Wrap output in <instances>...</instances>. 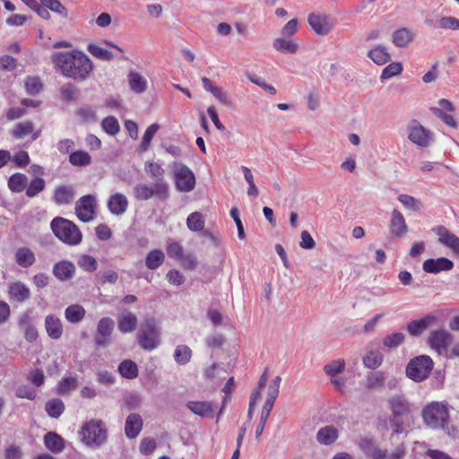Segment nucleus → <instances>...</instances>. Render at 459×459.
<instances>
[{"instance_id":"1","label":"nucleus","mask_w":459,"mask_h":459,"mask_svg":"<svg viewBox=\"0 0 459 459\" xmlns=\"http://www.w3.org/2000/svg\"><path fill=\"white\" fill-rule=\"evenodd\" d=\"M51 61L65 77L76 82L86 80L93 70L91 60L82 51L55 52Z\"/></svg>"},{"instance_id":"2","label":"nucleus","mask_w":459,"mask_h":459,"mask_svg":"<svg viewBox=\"0 0 459 459\" xmlns=\"http://www.w3.org/2000/svg\"><path fill=\"white\" fill-rule=\"evenodd\" d=\"M424 423L433 429H442L448 432L450 415L446 404L440 402H431L421 412Z\"/></svg>"},{"instance_id":"3","label":"nucleus","mask_w":459,"mask_h":459,"mask_svg":"<svg viewBox=\"0 0 459 459\" xmlns=\"http://www.w3.org/2000/svg\"><path fill=\"white\" fill-rule=\"evenodd\" d=\"M54 235L63 243L76 246L82 242V235L76 224L63 217H56L50 223Z\"/></svg>"},{"instance_id":"4","label":"nucleus","mask_w":459,"mask_h":459,"mask_svg":"<svg viewBox=\"0 0 459 459\" xmlns=\"http://www.w3.org/2000/svg\"><path fill=\"white\" fill-rule=\"evenodd\" d=\"M359 449L370 459H403L405 451L403 446H397L393 452L381 448L373 437H360L358 443Z\"/></svg>"},{"instance_id":"5","label":"nucleus","mask_w":459,"mask_h":459,"mask_svg":"<svg viewBox=\"0 0 459 459\" xmlns=\"http://www.w3.org/2000/svg\"><path fill=\"white\" fill-rule=\"evenodd\" d=\"M389 408L392 411L389 422L394 434L403 432V417H407L411 412V404L409 401L400 394H395L388 400Z\"/></svg>"},{"instance_id":"6","label":"nucleus","mask_w":459,"mask_h":459,"mask_svg":"<svg viewBox=\"0 0 459 459\" xmlns=\"http://www.w3.org/2000/svg\"><path fill=\"white\" fill-rule=\"evenodd\" d=\"M79 435L81 441L91 447H100L107 440V430L100 420H91L84 423Z\"/></svg>"},{"instance_id":"7","label":"nucleus","mask_w":459,"mask_h":459,"mask_svg":"<svg viewBox=\"0 0 459 459\" xmlns=\"http://www.w3.org/2000/svg\"><path fill=\"white\" fill-rule=\"evenodd\" d=\"M434 362L428 355H420L411 359L406 366V376L414 382H422L428 378L433 369Z\"/></svg>"},{"instance_id":"8","label":"nucleus","mask_w":459,"mask_h":459,"mask_svg":"<svg viewBox=\"0 0 459 459\" xmlns=\"http://www.w3.org/2000/svg\"><path fill=\"white\" fill-rule=\"evenodd\" d=\"M137 341L142 349L152 351L160 345V330L154 318L145 319L137 334Z\"/></svg>"},{"instance_id":"9","label":"nucleus","mask_w":459,"mask_h":459,"mask_svg":"<svg viewBox=\"0 0 459 459\" xmlns=\"http://www.w3.org/2000/svg\"><path fill=\"white\" fill-rule=\"evenodd\" d=\"M134 196L138 201H147L152 196L160 200H166L169 195V185L166 182H155L150 186L147 184H137L133 189Z\"/></svg>"},{"instance_id":"10","label":"nucleus","mask_w":459,"mask_h":459,"mask_svg":"<svg viewBox=\"0 0 459 459\" xmlns=\"http://www.w3.org/2000/svg\"><path fill=\"white\" fill-rule=\"evenodd\" d=\"M97 208L96 197L92 195L82 196L75 204V214L82 222L94 219Z\"/></svg>"},{"instance_id":"11","label":"nucleus","mask_w":459,"mask_h":459,"mask_svg":"<svg viewBox=\"0 0 459 459\" xmlns=\"http://www.w3.org/2000/svg\"><path fill=\"white\" fill-rule=\"evenodd\" d=\"M115 322L110 317H102L97 325L94 342L98 348H106L110 344V336L114 331Z\"/></svg>"},{"instance_id":"12","label":"nucleus","mask_w":459,"mask_h":459,"mask_svg":"<svg viewBox=\"0 0 459 459\" xmlns=\"http://www.w3.org/2000/svg\"><path fill=\"white\" fill-rule=\"evenodd\" d=\"M175 183L178 191L187 193L195 188V177L186 165L180 164L175 170Z\"/></svg>"},{"instance_id":"13","label":"nucleus","mask_w":459,"mask_h":459,"mask_svg":"<svg viewBox=\"0 0 459 459\" xmlns=\"http://www.w3.org/2000/svg\"><path fill=\"white\" fill-rule=\"evenodd\" d=\"M454 336L446 330L439 329L429 333L428 343L431 349L438 354L447 351L448 346L453 342Z\"/></svg>"},{"instance_id":"14","label":"nucleus","mask_w":459,"mask_h":459,"mask_svg":"<svg viewBox=\"0 0 459 459\" xmlns=\"http://www.w3.org/2000/svg\"><path fill=\"white\" fill-rule=\"evenodd\" d=\"M307 22L312 30L321 36L327 35L333 27V19L325 14L310 13L307 17Z\"/></svg>"},{"instance_id":"15","label":"nucleus","mask_w":459,"mask_h":459,"mask_svg":"<svg viewBox=\"0 0 459 459\" xmlns=\"http://www.w3.org/2000/svg\"><path fill=\"white\" fill-rule=\"evenodd\" d=\"M433 232L438 236V241L449 247L455 255L459 256V238L452 233L443 225H438L432 229Z\"/></svg>"},{"instance_id":"16","label":"nucleus","mask_w":459,"mask_h":459,"mask_svg":"<svg viewBox=\"0 0 459 459\" xmlns=\"http://www.w3.org/2000/svg\"><path fill=\"white\" fill-rule=\"evenodd\" d=\"M454 268V262L446 257L429 258L423 262L422 269L428 273H439Z\"/></svg>"},{"instance_id":"17","label":"nucleus","mask_w":459,"mask_h":459,"mask_svg":"<svg viewBox=\"0 0 459 459\" xmlns=\"http://www.w3.org/2000/svg\"><path fill=\"white\" fill-rule=\"evenodd\" d=\"M186 406L194 414L202 418H213L216 409L215 403L208 401H189Z\"/></svg>"},{"instance_id":"18","label":"nucleus","mask_w":459,"mask_h":459,"mask_svg":"<svg viewBox=\"0 0 459 459\" xmlns=\"http://www.w3.org/2000/svg\"><path fill=\"white\" fill-rule=\"evenodd\" d=\"M75 271L76 268L74 263L62 260L54 264L52 273L57 280L66 281L74 278Z\"/></svg>"},{"instance_id":"19","label":"nucleus","mask_w":459,"mask_h":459,"mask_svg":"<svg viewBox=\"0 0 459 459\" xmlns=\"http://www.w3.org/2000/svg\"><path fill=\"white\" fill-rule=\"evenodd\" d=\"M435 322L436 316L432 314H429L420 319L409 322L407 324V331L411 336L418 337L421 335Z\"/></svg>"},{"instance_id":"20","label":"nucleus","mask_w":459,"mask_h":459,"mask_svg":"<svg viewBox=\"0 0 459 459\" xmlns=\"http://www.w3.org/2000/svg\"><path fill=\"white\" fill-rule=\"evenodd\" d=\"M408 138L411 142L420 147H427L429 144L431 133L420 124L410 127Z\"/></svg>"},{"instance_id":"21","label":"nucleus","mask_w":459,"mask_h":459,"mask_svg":"<svg viewBox=\"0 0 459 459\" xmlns=\"http://www.w3.org/2000/svg\"><path fill=\"white\" fill-rule=\"evenodd\" d=\"M75 197V190L70 185H61L56 187L53 201L57 205L70 204Z\"/></svg>"},{"instance_id":"22","label":"nucleus","mask_w":459,"mask_h":459,"mask_svg":"<svg viewBox=\"0 0 459 459\" xmlns=\"http://www.w3.org/2000/svg\"><path fill=\"white\" fill-rule=\"evenodd\" d=\"M143 426V421L140 414L130 413L125 424V434L127 438L134 439L141 432Z\"/></svg>"},{"instance_id":"23","label":"nucleus","mask_w":459,"mask_h":459,"mask_svg":"<svg viewBox=\"0 0 459 459\" xmlns=\"http://www.w3.org/2000/svg\"><path fill=\"white\" fill-rule=\"evenodd\" d=\"M408 231V227L403 215L394 209L390 221V232L394 238H401Z\"/></svg>"},{"instance_id":"24","label":"nucleus","mask_w":459,"mask_h":459,"mask_svg":"<svg viewBox=\"0 0 459 459\" xmlns=\"http://www.w3.org/2000/svg\"><path fill=\"white\" fill-rule=\"evenodd\" d=\"M43 439L46 448L53 454H59L65 448V439L56 432L46 433Z\"/></svg>"},{"instance_id":"25","label":"nucleus","mask_w":459,"mask_h":459,"mask_svg":"<svg viewBox=\"0 0 459 459\" xmlns=\"http://www.w3.org/2000/svg\"><path fill=\"white\" fill-rule=\"evenodd\" d=\"M8 295L11 299L22 303L30 299V290L22 281H15L8 286Z\"/></svg>"},{"instance_id":"26","label":"nucleus","mask_w":459,"mask_h":459,"mask_svg":"<svg viewBox=\"0 0 459 459\" xmlns=\"http://www.w3.org/2000/svg\"><path fill=\"white\" fill-rule=\"evenodd\" d=\"M128 206V201L126 195L120 193L112 195L108 202V210L112 214L120 215L123 214Z\"/></svg>"},{"instance_id":"27","label":"nucleus","mask_w":459,"mask_h":459,"mask_svg":"<svg viewBox=\"0 0 459 459\" xmlns=\"http://www.w3.org/2000/svg\"><path fill=\"white\" fill-rule=\"evenodd\" d=\"M15 262L22 268H29L34 264L36 256L33 251L27 247H19L14 254Z\"/></svg>"},{"instance_id":"28","label":"nucleus","mask_w":459,"mask_h":459,"mask_svg":"<svg viewBox=\"0 0 459 459\" xmlns=\"http://www.w3.org/2000/svg\"><path fill=\"white\" fill-rule=\"evenodd\" d=\"M45 327L48 336L54 340H58L63 334V325L61 320L54 316L48 315L45 319Z\"/></svg>"},{"instance_id":"29","label":"nucleus","mask_w":459,"mask_h":459,"mask_svg":"<svg viewBox=\"0 0 459 459\" xmlns=\"http://www.w3.org/2000/svg\"><path fill=\"white\" fill-rule=\"evenodd\" d=\"M137 317L132 312H127L119 316L117 321V328L122 333L134 332L137 327Z\"/></svg>"},{"instance_id":"30","label":"nucleus","mask_w":459,"mask_h":459,"mask_svg":"<svg viewBox=\"0 0 459 459\" xmlns=\"http://www.w3.org/2000/svg\"><path fill=\"white\" fill-rule=\"evenodd\" d=\"M338 438V431L332 425L321 428L316 433V440L321 445L329 446L333 444Z\"/></svg>"},{"instance_id":"31","label":"nucleus","mask_w":459,"mask_h":459,"mask_svg":"<svg viewBox=\"0 0 459 459\" xmlns=\"http://www.w3.org/2000/svg\"><path fill=\"white\" fill-rule=\"evenodd\" d=\"M7 185L11 192L21 193L28 185V178L25 174L14 173L8 178Z\"/></svg>"},{"instance_id":"32","label":"nucleus","mask_w":459,"mask_h":459,"mask_svg":"<svg viewBox=\"0 0 459 459\" xmlns=\"http://www.w3.org/2000/svg\"><path fill=\"white\" fill-rule=\"evenodd\" d=\"M117 370L124 378L130 380L136 378L139 374L137 364L131 359H124L120 362Z\"/></svg>"},{"instance_id":"33","label":"nucleus","mask_w":459,"mask_h":459,"mask_svg":"<svg viewBox=\"0 0 459 459\" xmlns=\"http://www.w3.org/2000/svg\"><path fill=\"white\" fill-rule=\"evenodd\" d=\"M130 89L135 93H143L147 89V81L137 72L128 74Z\"/></svg>"},{"instance_id":"34","label":"nucleus","mask_w":459,"mask_h":459,"mask_svg":"<svg viewBox=\"0 0 459 459\" xmlns=\"http://www.w3.org/2000/svg\"><path fill=\"white\" fill-rule=\"evenodd\" d=\"M164 260V253L160 249H153L146 255L145 265L150 270H156L163 264Z\"/></svg>"},{"instance_id":"35","label":"nucleus","mask_w":459,"mask_h":459,"mask_svg":"<svg viewBox=\"0 0 459 459\" xmlns=\"http://www.w3.org/2000/svg\"><path fill=\"white\" fill-rule=\"evenodd\" d=\"M45 410L49 417L57 419L65 411V403L59 398H53L46 403Z\"/></svg>"},{"instance_id":"36","label":"nucleus","mask_w":459,"mask_h":459,"mask_svg":"<svg viewBox=\"0 0 459 459\" xmlns=\"http://www.w3.org/2000/svg\"><path fill=\"white\" fill-rule=\"evenodd\" d=\"M368 56L377 65H382L390 61L391 56L386 51V48L383 46H377L371 49Z\"/></svg>"},{"instance_id":"37","label":"nucleus","mask_w":459,"mask_h":459,"mask_svg":"<svg viewBox=\"0 0 459 459\" xmlns=\"http://www.w3.org/2000/svg\"><path fill=\"white\" fill-rule=\"evenodd\" d=\"M413 39V34L407 28H401L393 33V43L398 48H404Z\"/></svg>"},{"instance_id":"38","label":"nucleus","mask_w":459,"mask_h":459,"mask_svg":"<svg viewBox=\"0 0 459 459\" xmlns=\"http://www.w3.org/2000/svg\"><path fill=\"white\" fill-rule=\"evenodd\" d=\"M65 318L68 322L76 324L85 316V309L81 305H71L65 308Z\"/></svg>"},{"instance_id":"39","label":"nucleus","mask_w":459,"mask_h":459,"mask_svg":"<svg viewBox=\"0 0 459 459\" xmlns=\"http://www.w3.org/2000/svg\"><path fill=\"white\" fill-rule=\"evenodd\" d=\"M46 186V181L44 178L40 177H36L30 180V182L26 186V196L29 198H33L37 196L39 193H41Z\"/></svg>"},{"instance_id":"40","label":"nucleus","mask_w":459,"mask_h":459,"mask_svg":"<svg viewBox=\"0 0 459 459\" xmlns=\"http://www.w3.org/2000/svg\"><path fill=\"white\" fill-rule=\"evenodd\" d=\"M69 162L74 166L86 167L91 163V157L85 151H75L70 153Z\"/></svg>"},{"instance_id":"41","label":"nucleus","mask_w":459,"mask_h":459,"mask_svg":"<svg viewBox=\"0 0 459 459\" xmlns=\"http://www.w3.org/2000/svg\"><path fill=\"white\" fill-rule=\"evenodd\" d=\"M383 359L384 357L380 351H369L363 357V364L368 368L376 369L382 364Z\"/></svg>"},{"instance_id":"42","label":"nucleus","mask_w":459,"mask_h":459,"mask_svg":"<svg viewBox=\"0 0 459 459\" xmlns=\"http://www.w3.org/2000/svg\"><path fill=\"white\" fill-rule=\"evenodd\" d=\"M273 48L284 54H294L298 50V45L290 39L278 38L273 41Z\"/></svg>"},{"instance_id":"43","label":"nucleus","mask_w":459,"mask_h":459,"mask_svg":"<svg viewBox=\"0 0 459 459\" xmlns=\"http://www.w3.org/2000/svg\"><path fill=\"white\" fill-rule=\"evenodd\" d=\"M186 226L189 230L197 232L204 228V219L201 212H195L188 215L186 219Z\"/></svg>"},{"instance_id":"44","label":"nucleus","mask_w":459,"mask_h":459,"mask_svg":"<svg viewBox=\"0 0 459 459\" xmlns=\"http://www.w3.org/2000/svg\"><path fill=\"white\" fill-rule=\"evenodd\" d=\"M385 376L383 371L371 372L367 376L366 387L375 389L384 385Z\"/></svg>"},{"instance_id":"45","label":"nucleus","mask_w":459,"mask_h":459,"mask_svg":"<svg viewBox=\"0 0 459 459\" xmlns=\"http://www.w3.org/2000/svg\"><path fill=\"white\" fill-rule=\"evenodd\" d=\"M87 50L91 55L103 61H111L114 58L112 52L100 48L95 43H90L87 46Z\"/></svg>"},{"instance_id":"46","label":"nucleus","mask_w":459,"mask_h":459,"mask_svg":"<svg viewBox=\"0 0 459 459\" xmlns=\"http://www.w3.org/2000/svg\"><path fill=\"white\" fill-rule=\"evenodd\" d=\"M192 357V351L186 345H178L177 346L174 351V359L176 362L179 365H186L190 361Z\"/></svg>"},{"instance_id":"47","label":"nucleus","mask_w":459,"mask_h":459,"mask_svg":"<svg viewBox=\"0 0 459 459\" xmlns=\"http://www.w3.org/2000/svg\"><path fill=\"white\" fill-rule=\"evenodd\" d=\"M61 98L64 101L69 102L77 100L80 95L79 89L73 83L62 86L60 90Z\"/></svg>"},{"instance_id":"48","label":"nucleus","mask_w":459,"mask_h":459,"mask_svg":"<svg viewBox=\"0 0 459 459\" xmlns=\"http://www.w3.org/2000/svg\"><path fill=\"white\" fill-rule=\"evenodd\" d=\"M404 339H405V335L403 333H402V332L393 333L391 334H387L383 339V345H384V347H386L389 349L397 348L404 342Z\"/></svg>"},{"instance_id":"49","label":"nucleus","mask_w":459,"mask_h":459,"mask_svg":"<svg viewBox=\"0 0 459 459\" xmlns=\"http://www.w3.org/2000/svg\"><path fill=\"white\" fill-rule=\"evenodd\" d=\"M101 127L108 134L112 136L116 135L120 130L118 120L113 116L105 117L101 122Z\"/></svg>"},{"instance_id":"50","label":"nucleus","mask_w":459,"mask_h":459,"mask_svg":"<svg viewBox=\"0 0 459 459\" xmlns=\"http://www.w3.org/2000/svg\"><path fill=\"white\" fill-rule=\"evenodd\" d=\"M77 264L82 270L88 273H93L98 268L97 260L89 255H80Z\"/></svg>"},{"instance_id":"51","label":"nucleus","mask_w":459,"mask_h":459,"mask_svg":"<svg viewBox=\"0 0 459 459\" xmlns=\"http://www.w3.org/2000/svg\"><path fill=\"white\" fill-rule=\"evenodd\" d=\"M41 4L48 8L49 11L59 14L63 18L68 17L67 9L59 0H41Z\"/></svg>"},{"instance_id":"52","label":"nucleus","mask_w":459,"mask_h":459,"mask_svg":"<svg viewBox=\"0 0 459 459\" xmlns=\"http://www.w3.org/2000/svg\"><path fill=\"white\" fill-rule=\"evenodd\" d=\"M33 123L31 121H25L18 123L13 130L12 134L14 138L20 139L33 133Z\"/></svg>"},{"instance_id":"53","label":"nucleus","mask_w":459,"mask_h":459,"mask_svg":"<svg viewBox=\"0 0 459 459\" xmlns=\"http://www.w3.org/2000/svg\"><path fill=\"white\" fill-rule=\"evenodd\" d=\"M403 72V65L399 62H394L385 66L380 75L382 82L388 80Z\"/></svg>"},{"instance_id":"54","label":"nucleus","mask_w":459,"mask_h":459,"mask_svg":"<svg viewBox=\"0 0 459 459\" xmlns=\"http://www.w3.org/2000/svg\"><path fill=\"white\" fill-rule=\"evenodd\" d=\"M159 129L160 125L156 123L152 124L150 126L147 127L141 142V148L143 151H146L149 148L154 134L158 132Z\"/></svg>"},{"instance_id":"55","label":"nucleus","mask_w":459,"mask_h":459,"mask_svg":"<svg viewBox=\"0 0 459 459\" xmlns=\"http://www.w3.org/2000/svg\"><path fill=\"white\" fill-rule=\"evenodd\" d=\"M145 171L150 174L152 178L156 180V182H164V169L160 165L154 162H148L145 164Z\"/></svg>"},{"instance_id":"56","label":"nucleus","mask_w":459,"mask_h":459,"mask_svg":"<svg viewBox=\"0 0 459 459\" xmlns=\"http://www.w3.org/2000/svg\"><path fill=\"white\" fill-rule=\"evenodd\" d=\"M272 410H273V407H271L267 404H264L262 411H261L260 420H259V423L255 429V438L256 439H258L259 437L264 432L265 423L268 420V417H269Z\"/></svg>"},{"instance_id":"57","label":"nucleus","mask_w":459,"mask_h":459,"mask_svg":"<svg viewBox=\"0 0 459 459\" xmlns=\"http://www.w3.org/2000/svg\"><path fill=\"white\" fill-rule=\"evenodd\" d=\"M398 200L407 209L417 212L421 208V204L420 201L409 195L402 194L398 196Z\"/></svg>"},{"instance_id":"58","label":"nucleus","mask_w":459,"mask_h":459,"mask_svg":"<svg viewBox=\"0 0 459 459\" xmlns=\"http://www.w3.org/2000/svg\"><path fill=\"white\" fill-rule=\"evenodd\" d=\"M77 379L74 377H63L58 383V393L64 394L77 387Z\"/></svg>"},{"instance_id":"59","label":"nucleus","mask_w":459,"mask_h":459,"mask_svg":"<svg viewBox=\"0 0 459 459\" xmlns=\"http://www.w3.org/2000/svg\"><path fill=\"white\" fill-rule=\"evenodd\" d=\"M25 89L28 94L35 96L42 90V83L37 77H29L25 82Z\"/></svg>"},{"instance_id":"60","label":"nucleus","mask_w":459,"mask_h":459,"mask_svg":"<svg viewBox=\"0 0 459 459\" xmlns=\"http://www.w3.org/2000/svg\"><path fill=\"white\" fill-rule=\"evenodd\" d=\"M437 25L442 29L458 30L459 20L453 16H445L437 21Z\"/></svg>"},{"instance_id":"61","label":"nucleus","mask_w":459,"mask_h":459,"mask_svg":"<svg viewBox=\"0 0 459 459\" xmlns=\"http://www.w3.org/2000/svg\"><path fill=\"white\" fill-rule=\"evenodd\" d=\"M430 111L436 116L438 118H440L445 124H446L447 126H452V127H457V123L455 122V120L454 119V117L450 115H447L446 113H445L442 108H436V107H431L430 108Z\"/></svg>"},{"instance_id":"62","label":"nucleus","mask_w":459,"mask_h":459,"mask_svg":"<svg viewBox=\"0 0 459 459\" xmlns=\"http://www.w3.org/2000/svg\"><path fill=\"white\" fill-rule=\"evenodd\" d=\"M16 168H24L30 164V159L26 151H19L11 159Z\"/></svg>"},{"instance_id":"63","label":"nucleus","mask_w":459,"mask_h":459,"mask_svg":"<svg viewBox=\"0 0 459 459\" xmlns=\"http://www.w3.org/2000/svg\"><path fill=\"white\" fill-rule=\"evenodd\" d=\"M156 446L157 444L154 438L145 437L141 440L139 449L143 455H148L153 453Z\"/></svg>"},{"instance_id":"64","label":"nucleus","mask_w":459,"mask_h":459,"mask_svg":"<svg viewBox=\"0 0 459 459\" xmlns=\"http://www.w3.org/2000/svg\"><path fill=\"white\" fill-rule=\"evenodd\" d=\"M15 395L18 398H25L28 400H34L37 396L35 390L30 385H20L15 391Z\"/></svg>"}]
</instances>
